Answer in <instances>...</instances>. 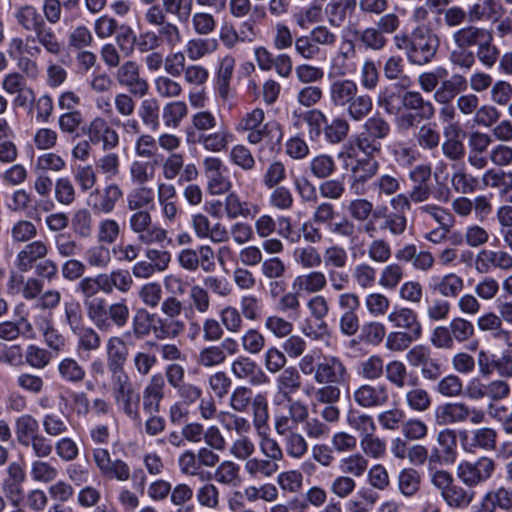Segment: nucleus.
Listing matches in <instances>:
<instances>
[{
	"label": "nucleus",
	"mask_w": 512,
	"mask_h": 512,
	"mask_svg": "<svg viewBox=\"0 0 512 512\" xmlns=\"http://www.w3.org/2000/svg\"><path fill=\"white\" fill-rule=\"evenodd\" d=\"M353 400L365 409L383 407L389 401V390L384 383H365L353 391Z\"/></svg>",
	"instance_id": "2eb2a0df"
},
{
	"label": "nucleus",
	"mask_w": 512,
	"mask_h": 512,
	"mask_svg": "<svg viewBox=\"0 0 512 512\" xmlns=\"http://www.w3.org/2000/svg\"><path fill=\"white\" fill-rule=\"evenodd\" d=\"M401 105L406 111L417 114L418 117H423V119L431 120L435 116L436 111L433 103L424 99L419 91L409 90L404 92L401 97Z\"/></svg>",
	"instance_id": "7c9ffc66"
},
{
	"label": "nucleus",
	"mask_w": 512,
	"mask_h": 512,
	"mask_svg": "<svg viewBox=\"0 0 512 512\" xmlns=\"http://www.w3.org/2000/svg\"><path fill=\"white\" fill-rule=\"evenodd\" d=\"M502 10L498 0H479L469 6L467 14L471 22L497 21Z\"/></svg>",
	"instance_id": "72a5a7b5"
},
{
	"label": "nucleus",
	"mask_w": 512,
	"mask_h": 512,
	"mask_svg": "<svg viewBox=\"0 0 512 512\" xmlns=\"http://www.w3.org/2000/svg\"><path fill=\"white\" fill-rule=\"evenodd\" d=\"M350 131V125L348 121L341 117H334L330 121L326 119V123L323 128V135L325 140L330 144H339L344 141Z\"/></svg>",
	"instance_id": "13d9d810"
},
{
	"label": "nucleus",
	"mask_w": 512,
	"mask_h": 512,
	"mask_svg": "<svg viewBox=\"0 0 512 512\" xmlns=\"http://www.w3.org/2000/svg\"><path fill=\"white\" fill-rule=\"evenodd\" d=\"M497 508L506 512L512 510V490L506 486L489 490L482 498L481 512H495Z\"/></svg>",
	"instance_id": "c85d7f7f"
},
{
	"label": "nucleus",
	"mask_w": 512,
	"mask_h": 512,
	"mask_svg": "<svg viewBox=\"0 0 512 512\" xmlns=\"http://www.w3.org/2000/svg\"><path fill=\"white\" fill-rule=\"evenodd\" d=\"M327 287L326 274L317 269H311L305 274L298 275L292 283L293 290L298 293L319 294Z\"/></svg>",
	"instance_id": "bb28decb"
},
{
	"label": "nucleus",
	"mask_w": 512,
	"mask_h": 512,
	"mask_svg": "<svg viewBox=\"0 0 512 512\" xmlns=\"http://www.w3.org/2000/svg\"><path fill=\"white\" fill-rule=\"evenodd\" d=\"M81 131L93 145L101 144L104 151L115 149L119 145L118 132L101 116H96Z\"/></svg>",
	"instance_id": "9d476101"
},
{
	"label": "nucleus",
	"mask_w": 512,
	"mask_h": 512,
	"mask_svg": "<svg viewBox=\"0 0 512 512\" xmlns=\"http://www.w3.org/2000/svg\"><path fill=\"white\" fill-rule=\"evenodd\" d=\"M348 117L355 121L361 122L367 118L373 110V100L370 95L361 93L360 91L352 98L345 107Z\"/></svg>",
	"instance_id": "864d4df0"
},
{
	"label": "nucleus",
	"mask_w": 512,
	"mask_h": 512,
	"mask_svg": "<svg viewBox=\"0 0 512 512\" xmlns=\"http://www.w3.org/2000/svg\"><path fill=\"white\" fill-rule=\"evenodd\" d=\"M122 196L121 188L117 184L111 183L103 189H95L91 192L89 205L94 212L110 214Z\"/></svg>",
	"instance_id": "4be33fe9"
},
{
	"label": "nucleus",
	"mask_w": 512,
	"mask_h": 512,
	"mask_svg": "<svg viewBox=\"0 0 512 512\" xmlns=\"http://www.w3.org/2000/svg\"><path fill=\"white\" fill-rule=\"evenodd\" d=\"M114 78L134 96L144 97L149 91L148 81L141 76L140 66L136 61L127 60L119 65Z\"/></svg>",
	"instance_id": "9b49d317"
},
{
	"label": "nucleus",
	"mask_w": 512,
	"mask_h": 512,
	"mask_svg": "<svg viewBox=\"0 0 512 512\" xmlns=\"http://www.w3.org/2000/svg\"><path fill=\"white\" fill-rule=\"evenodd\" d=\"M255 409L253 428L259 436L260 451L264 458L273 465H279V462L284 459V452L277 440L268 433L269 413L266 412L265 405L262 407L256 406Z\"/></svg>",
	"instance_id": "1a4fd4ad"
},
{
	"label": "nucleus",
	"mask_w": 512,
	"mask_h": 512,
	"mask_svg": "<svg viewBox=\"0 0 512 512\" xmlns=\"http://www.w3.org/2000/svg\"><path fill=\"white\" fill-rule=\"evenodd\" d=\"M360 132L354 140V146L362 153H380L381 140L387 138L391 132L389 122L380 114L366 119Z\"/></svg>",
	"instance_id": "6e6552de"
},
{
	"label": "nucleus",
	"mask_w": 512,
	"mask_h": 512,
	"mask_svg": "<svg viewBox=\"0 0 512 512\" xmlns=\"http://www.w3.org/2000/svg\"><path fill=\"white\" fill-rule=\"evenodd\" d=\"M93 460L100 474L105 478L126 482L131 477L129 465L122 459H112L109 451L106 449H94Z\"/></svg>",
	"instance_id": "f8f14e48"
},
{
	"label": "nucleus",
	"mask_w": 512,
	"mask_h": 512,
	"mask_svg": "<svg viewBox=\"0 0 512 512\" xmlns=\"http://www.w3.org/2000/svg\"><path fill=\"white\" fill-rule=\"evenodd\" d=\"M483 187L498 190L500 195L512 191V171L491 168L484 172L481 178Z\"/></svg>",
	"instance_id": "a19ab883"
},
{
	"label": "nucleus",
	"mask_w": 512,
	"mask_h": 512,
	"mask_svg": "<svg viewBox=\"0 0 512 512\" xmlns=\"http://www.w3.org/2000/svg\"><path fill=\"white\" fill-rule=\"evenodd\" d=\"M47 253L48 247L43 241H33L17 254V266L21 271H28L36 260L44 258Z\"/></svg>",
	"instance_id": "37998d69"
},
{
	"label": "nucleus",
	"mask_w": 512,
	"mask_h": 512,
	"mask_svg": "<svg viewBox=\"0 0 512 512\" xmlns=\"http://www.w3.org/2000/svg\"><path fill=\"white\" fill-rule=\"evenodd\" d=\"M377 153H362L352 143L346 144L338 157L342 158L346 167H350V189L356 195L366 192L367 183L375 179L380 169L376 159Z\"/></svg>",
	"instance_id": "f03ea898"
},
{
	"label": "nucleus",
	"mask_w": 512,
	"mask_h": 512,
	"mask_svg": "<svg viewBox=\"0 0 512 512\" xmlns=\"http://www.w3.org/2000/svg\"><path fill=\"white\" fill-rule=\"evenodd\" d=\"M104 282L105 294H112L114 291L126 294L134 284V280L130 271L127 269L117 268L110 272L101 273Z\"/></svg>",
	"instance_id": "f704fd0d"
},
{
	"label": "nucleus",
	"mask_w": 512,
	"mask_h": 512,
	"mask_svg": "<svg viewBox=\"0 0 512 512\" xmlns=\"http://www.w3.org/2000/svg\"><path fill=\"white\" fill-rule=\"evenodd\" d=\"M496 468V461L483 455L475 459L460 461L456 467V476L465 487L475 488L489 481Z\"/></svg>",
	"instance_id": "0eeeda50"
},
{
	"label": "nucleus",
	"mask_w": 512,
	"mask_h": 512,
	"mask_svg": "<svg viewBox=\"0 0 512 512\" xmlns=\"http://www.w3.org/2000/svg\"><path fill=\"white\" fill-rule=\"evenodd\" d=\"M401 176L398 172L385 173L377 176L371 185L379 198L390 197L401 190Z\"/></svg>",
	"instance_id": "49530a36"
},
{
	"label": "nucleus",
	"mask_w": 512,
	"mask_h": 512,
	"mask_svg": "<svg viewBox=\"0 0 512 512\" xmlns=\"http://www.w3.org/2000/svg\"><path fill=\"white\" fill-rule=\"evenodd\" d=\"M294 116L301 118L307 125V134L310 140L318 141L323 133V128L326 123V115L319 109H310L304 112L294 111Z\"/></svg>",
	"instance_id": "09e8293b"
},
{
	"label": "nucleus",
	"mask_w": 512,
	"mask_h": 512,
	"mask_svg": "<svg viewBox=\"0 0 512 512\" xmlns=\"http://www.w3.org/2000/svg\"><path fill=\"white\" fill-rule=\"evenodd\" d=\"M20 336L27 340L36 338V332L26 318L21 317L17 321H3L0 323V339L14 341Z\"/></svg>",
	"instance_id": "c9c22d12"
},
{
	"label": "nucleus",
	"mask_w": 512,
	"mask_h": 512,
	"mask_svg": "<svg viewBox=\"0 0 512 512\" xmlns=\"http://www.w3.org/2000/svg\"><path fill=\"white\" fill-rule=\"evenodd\" d=\"M356 57V44L352 39L343 37L338 51L331 60L329 77L332 74L345 77L356 69V65L350 60Z\"/></svg>",
	"instance_id": "aec40b11"
},
{
	"label": "nucleus",
	"mask_w": 512,
	"mask_h": 512,
	"mask_svg": "<svg viewBox=\"0 0 512 512\" xmlns=\"http://www.w3.org/2000/svg\"><path fill=\"white\" fill-rule=\"evenodd\" d=\"M14 16L18 25L27 32H35L45 23L43 16L33 5L18 7Z\"/></svg>",
	"instance_id": "de8ad7c7"
},
{
	"label": "nucleus",
	"mask_w": 512,
	"mask_h": 512,
	"mask_svg": "<svg viewBox=\"0 0 512 512\" xmlns=\"http://www.w3.org/2000/svg\"><path fill=\"white\" fill-rule=\"evenodd\" d=\"M357 8V0H330L324 9L327 22L334 28L342 27Z\"/></svg>",
	"instance_id": "393cba45"
},
{
	"label": "nucleus",
	"mask_w": 512,
	"mask_h": 512,
	"mask_svg": "<svg viewBox=\"0 0 512 512\" xmlns=\"http://www.w3.org/2000/svg\"><path fill=\"white\" fill-rule=\"evenodd\" d=\"M359 90L354 80L340 77L330 83L328 97L334 107L345 108Z\"/></svg>",
	"instance_id": "b1692460"
},
{
	"label": "nucleus",
	"mask_w": 512,
	"mask_h": 512,
	"mask_svg": "<svg viewBox=\"0 0 512 512\" xmlns=\"http://www.w3.org/2000/svg\"><path fill=\"white\" fill-rule=\"evenodd\" d=\"M230 372L240 381L248 382L250 385H265L269 379L261 367L250 357L240 355L230 365Z\"/></svg>",
	"instance_id": "dca6fc26"
},
{
	"label": "nucleus",
	"mask_w": 512,
	"mask_h": 512,
	"mask_svg": "<svg viewBox=\"0 0 512 512\" xmlns=\"http://www.w3.org/2000/svg\"><path fill=\"white\" fill-rule=\"evenodd\" d=\"M393 41L395 47L404 52L407 61L418 66L430 63L439 47L437 35L424 27H416L410 34H397Z\"/></svg>",
	"instance_id": "f257e3e1"
},
{
	"label": "nucleus",
	"mask_w": 512,
	"mask_h": 512,
	"mask_svg": "<svg viewBox=\"0 0 512 512\" xmlns=\"http://www.w3.org/2000/svg\"><path fill=\"white\" fill-rule=\"evenodd\" d=\"M467 80L461 74H453L449 79L444 78L435 90L433 98L439 104H448L461 92L467 89Z\"/></svg>",
	"instance_id": "473e14b6"
},
{
	"label": "nucleus",
	"mask_w": 512,
	"mask_h": 512,
	"mask_svg": "<svg viewBox=\"0 0 512 512\" xmlns=\"http://www.w3.org/2000/svg\"><path fill=\"white\" fill-rule=\"evenodd\" d=\"M347 368L343 361L333 355L323 356L313 375L317 384L342 383L347 377Z\"/></svg>",
	"instance_id": "6ab92c4d"
},
{
	"label": "nucleus",
	"mask_w": 512,
	"mask_h": 512,
	"mask_svg": "<svg viewBox=\"0 0 512 512\" xmlns=\"http://www.w3.org/2000/svg\"><path fill=\"white\" fill-rule=\"evenodd\" d=\"M475 57L487 68H491L497 63L500 57V50L494 43V33L492 30L487 32V35L476 46Z\"/></svg>",
	"instance_id": "c03bdc74"
},
{
	"label": "nucleus",
	"mask_w": 512,
	"mask_h": 512,
	"mask_svg": "<svg viewBox=\"0 0 512 512\" xmlns=\"http://www.w3.org/2000/svg\"><path fill=\"white\" fill-rule=\"evenodd\" d=\"M161 313L164 318H157L153 325V333L159 340L178 337L185 330V323L179 319L183 311V303L175 296L166 297L161 301Z\"/></svg>",
	"instance_id": "423d86ee"
},
{
	"label": "nucleus",
	"mask_w": 512,
	"mask_h": 512,
	"mask_svg": "<svg viewBox=\"0 0 512 512\" xmlns=\"http://www.w3.org/2000/svg\"><path fill=\"white\" fill-rule=\"evenodd\" d=\"M213 479L227 487H238L242 483L241 469L233 460L219 462L214 470Z\"/></svg>",
	"instance_id": "58836bf2"
},
{
	"label": "nucleus",
	"mask_w": 512,
	"mask_h": 512,
	"mask_svg": "<svg viewBox=\"0 0 512 512\" xmlns=\"http://www.w3.org/2000/svg\"><path fill=\"white\" fill-rule=\"evenodd\" d=\"M292 255L295 263L305 270L316 269L322 264V255L312 245L296 247Z\"/></svg>",
	"instance_id": "bf43d9fd"
},
{
	"label": "nucleus",
	"mask_w": 512,
	"mask_h": 512,
	"mask_svg": "<svg viewBox=\"0 0 512 512\" xmlns=\"http://www.w3.org/2000/svg\"><path fill=\"white\" fill-rule=\"evenodd\" d=\"M84 259L89 267L103 270L110 265L112 256L110 249L106 245L98 243L90 246L85 251Z\"/></svg>",
	"instance_id": "338daca9"
},
{
	"label": "nucleus",
	"mask_w": 512,
	"mask_h": 512,
	"mask_svg": "<svg viewBox=\"0 0 512 512\" xmlns=\"http://www.w3.org/2000/svg\"><path fill=\"white\" fill-rule=\"evenodd\" d=\"M279 465H273L265 458L251 456L244 462V471L252 479L270 478L279 471Z\"/></svg>",
	"instance_id": "5fc2aeb1"
},
{
	"label": "nucleus",
	"mask_w": 512,
	"mask_h": 512,
	"mask_svg": "<svg viewBox=\"0 0 512 512\" xmlns=\"http://www.w3.org/2000/svg\"><path fill=\"white\" fill-rule=\"evenodd\" d=\"M287 403L286 412L275 416L274 429L279 430H296L309 415L308 406L299 399L287 398L283 399Z\"/></svg>",
	"instance_id": "f3484780"
},
{
	"label": "nucleus",
	"mask_w": 512,
	"mask_h": 512,
	"mask_svg": "<svg viewBox=\"0 0 512 512\" xmlns=\"http://www.w3.org/2000/svg\"><path fill=\"white\" fill-rule=\"evenodd\" d=\"M275 387L282 399L292 398L301 388V374L298 369L293 366L284 368L275 380Z\"/></svg>",
	"instance_id": "4c0bfd02"
},
{
	"label": "nucleus",
	"mask_w": 512,
	"mask_h": 512,
	"mask_svg": "<svg viewBox=\"0 0 512 512\" xmlns=\"http://www.w3.org/2000/svg\"><path fill=\"white\" fill-rule=\"evenodd\" d=\"M107 371L110 377L128 374L125 365L129 350L121 336H110L105 343Z\"/></svg>",
	"instance_id": "4468645a"
},
{
	"label": "nucleus",
	"mask_w": 512,
	"mask_h": 512,
	"mask_svg": "<svg viewBox=\"0 0 512 512\" xmlns=\"http://www.w3.org/2000/svg\"><path fill=\"white\" fill-rule=\"evenodd\" d=\"M39 433V423L30 414H23L15 421V435L17 442L23 446Z\"/></svg>",
	"instance_id": "680f3d73"
},
{
	"label": "nucleus",
	"mask_w": 512,
	"mask_h": 512,
	"mask_svg": "<svg viewBox=\"0 0 512 512\" xmlns=\"http://www.w3.org/2000/svg\"><path fill=\"white\" fill-rule=\"evenodd\" d=\"M352 33L357 37L364 48L371 51L379 52L383 50L388 43L386 36H383L375 25L367 26L362 30L355 28L352 30Z\"/></svg>",
	"instance_id": "3c124183"
},
{
	"label": "nucleus",
	"mask_w": 512,
	"mask_h": 512,
	"mask_svg": "<svg viewBox=\"0 0 512 512\" xmlns=\"http://www.w3.org/2000/svg\"><path fill=\"white\" fill-rule=\"evenodd\" d=\"M408 389L404 393L406 407L417 413H424L432 405V397L429 392L419 383L417 376H410L408 380Z\"/></svg>",
	"instance_id": "5701e85b"
},
{
	"label": "nucleus",
	"mask_w": 512,
	"mask_h": 512,
	"mask_svg": "<svg viewBox=\"0 0 512 512\" xmlns=\"http://www.w3.org/2000/svg\"><path fill=\"white\" fill-rule=\"evenodd\" d=\"M386 380L397 389L408 386L409 374L406 365L400 360L389 361L384 368Z\"/></svg>",
	"instance_id": "0e129e2a"
},
{
	"label": "nucleus",
	"mask_w": 512,
	"mask_h": 512,
	"mask_svg": "<svg viewBox=\"0 0 512 512\" xmlns=\"http://www.w3.org/2000/svg\"><path fill=\"white\" fill-rule=\"evenodd\" d=\"M431 288L445 298H456L464 288V280L455 273L436 278Z\"/></svg>",
	"instance_id": "8fccbe9b"
},
{
	"label": "nucleus",
	"mask_w": 512,
	"mask_h": 512,
	"mask_svg": "<svg viewBox=\"0 0 512 512\" xmlns=\"http://www.w3.org/2000/svg\"><path fill=\"white\" fill-rule=\"evenodd\" d=\"M395 258L404 263L411 264L412 268L420 272H429L435 265V257L428 250H419L415 244H407L398 249Z\"/></svg>",
	"instance_id": "412c9836"
},
{
	"label": "nucleus",
	"mask_w": 512,
	"mask_h": 512,
	"mask_svg": "<svg viewBox=\"0 0 512 512\" xmlns=\"http://www.w3.org/2000/svg\"><path fill=\"white\" fill-rule=\"evenodd\" d=\"M461 128L457 123H450L444 127L445 140L441 145L443 155L451 161H459L465 155V147L459 139Z\"/></svg>",
	"instance_id": "2f4dec72"
},
{
	"label": "nucleus",
	"mask_w": 512,
	"mask_h": 512,
	"mask_svg": "<svg viewBox=\"0 0 512 512\" xmlns=\"http://www.w3.org/2000/svg\"><path fill=\"white\" fill-rule=\"evenodd\" d=\"M217 48L216 39L196 37L186 41L184 53L190 61L195 62L212 54Z\"/></svg>",
	"instance_id": "79ce46f5"
},
{
	"label": "nucleus",
	"mask_w": 512,
	"mask_h": 512,
	"mask_svg": "<svg viewBox=\"0 0 512 512\" xmlns=\"http://www.w3.org/2000/svg\"><path fill=\"white\" fill-rule=\"evenodd\" d=\"M203 172L211 195H222L231 189L232 183L226 175L227 168L220 158L206 157L203 160Z\"/></svg>",
	"instance_id": "ddd939ff"
},
{
	"label": "nucleus",
	"mask_w": 512,
	"mask_h": 512,
	"mask_svg": "<svg viewBox=\"0 0 512 512\" xmlns=\"http://www.w3.org/2000/svg\"><path fill=\"white\" fill-rule=\"evenodd\" d=\"M235 63V59L231 55H226L219 60L215 76V85L217 94L221 100H230L231 98L230 84Z\"/></svg>",
	"instance_id": "c756f323"
},
{
	"label": "nucleus",
	"mask_w": 512,
	"mask_h": 512,
	"mask_svg": "<svg viewBox=\"0 0 512 512\" xmlns=\"http://www.w3.org/2000/svg\"><path fill=\"white\" fill-rule=\"evenodd\" d=\"M136 234L137 240L139 243L152 246V245H163L164 242H171V239L168 238V231L162 228L159 224L155 223L153 220L150 222Z\"/></svg>",
	"instance_id": "052dcab7"
},
{
	"label": "nucleus",
	"mask_w": 512,
	"mask_h": 512,
	"mask_svg": "<svg viewBox=\"0 0 512 512\" xmlns=\"http://www.w3.org/2000/svg\"><path fill=\"white\" fill-rule=\"evenodd\" d=\"M467 413L468 405L464 402L444 403L435 408V423L439 426L464 423Z\"/></svg>",
	"instance_id": "cd10ccee"
},
{
	"label": "nucleus",
	"mask_w": 512,
	"mask_h": 512,
	"mask_svg": "<svg viewBox=\"0 0 512 512\" xmlns=\"http://www.w3.org/2000/svg\"><path fill=\"white\" fill-rule=\"evenodd\" d=\"M111 393L118 411L140 423V393L129 374L110 377Z\"/></svg>",
	"instance_id": "39448f33"
},
{
	"label": "nucleus",
	"mask_w": 512,
	"mask_h": 512,
	"mask_svg": "<svg viewBox=\"0 0 512 512\" xmlns=\"http://www.w3.org/2000/svg\"><path fill=\"white\" fill-rule=\"evenodd\" d=\"M264 119V111L261 108H255L239 119L235 129L239 133L247 132V141L252 145H257L264 140L279 144L283 138L280 124L276 121L263 123Z\"/></svg>",
	"instance_id": "20e7f679"
},
{
	"label": "nucleus",
	"mask_w": 512,
	"mask_h": 512,
	"mask_svg": "<svg viewBox=\"0 0 512 512\" xmlns=\"http://www.w3.org/2000/svg\"><path fill=\"white\" fill-rule=\"evenodd\" d=\"M188 105L184 101L167 102L162 108V120L167 128L176 129L188 116Z\"/></svg>",
	"instance_id": "603ef678"
},
{
	"label": "nucleus",
	"mask_w": 512,
	"mask_h": 512,
	"mask_svg": "<svg viewBox=\"0 0 512 512\" xmlns=\"http://www.w3.org/2000/svg\"><path fill=\"white\" fill-rule=\"evenodd\" d=\"M217 418L226 431H234L236 434L250 433L253 426L247 418L228 411H221Z\"/></svg>",
	"instance_id": "774afa93"
},
{
	"label": "nucleus",
	"mask_w": 512,
	"mask_h": 512,
	"mask_svg": "<svg viewBox=\"0 0 512 512\" xmlns=\"http://www.w3.org/2000/svg\"><path fill=\"white\" fill-rule=\"evenodd\" d=\"M477 328L482 332H489L491 335L500 341H503L512 347L509 343L510 332L503 327V321L500 314L494 312H487L478 317Z\"/></svg>",
	"instance_id": "ea45409f"
},
{
	"label": "nucleus",
	"mask_w": 512,
	"mask_h": 512,
	"mask_svg": "<svg viewBox=\"0 0 512 512\" xmlns=\"http://www.w3.org/2000/svg\"><path fill=\"white\" fill-rule=\"evenodd\" d=\"M57 371L60 378L70 384H79L86 376L84 367L71 357L61 359L57 365Z\"/></svg>",
	"instance_id": "6e6d98bb"
},
{
	"label": "nucleus",
	"mask_w": 512,
	"mask_h": 512,
	"mask_svg": "<svg viewBox=\"0 0 512 512\" xmlns=\"http://www.w3.org/2000/svg\"><path fill=\"white\" fill-rule=\"evenodd\" d=\"M491 29L477 26L473 24L462 26L456 29L452 36L451 41L453 46H462L473 48L480 43V41L487 35Z\"/></svg>",
	"instance_id": "e433bc0d"
},
{
	"label": "nucleus",
	"mask_w": 512,
	"mask_h": 512,
	"mask_svg": "<svg viewBox=\"0 0 512 512\" xmlns=\"http://www.w3.org/2000/svg\"><path fill=\"white\" fill-rule=\"evenodd\" d=\"M474 495V492L454 483L441 496L449 507L464 509L471 504Z\"/></svg>",
	"instance_id": "69168bd1"
},
{
	"label": "nucleus",
	"mask_w": 512,
	"mask_h": 512,
	"mask_svg": "<svg viewBox=\"0 0 512 512\" xmlns=\"http://www.w3.org/2000/svg\"><path fill=\"white\" fill-rule=\"evenodd\" d=\"M233 135L227 129H220L213 133H201L198 142L210 152L225 151L232 141Z\"/></svg>",
	"instance_id": "4d7b16f0"
},
{
	"label": "nucleus",
	"mask_w": 512,
	"mask_h": 512,
	"mask_svg": "<svg viewBox=\"0 0 512 512\" xmlns=\"http://www.w3.org/2000/svg\"><path fill=\"white\" fill-rule=\"evenodd\" d=\"M86 311L96 328L102 331L112 326L123 328L130 318V308L125 298L112 303H107L104 298H95L86 302Z\"/></svg>",
	"instance_id": "7ed1b4c3"
},
{
	"label": "nucleus",
	"mask_w": 512,
	"mask_h": 512,
	"mask_svg": "<svg viewBox=\"0 0 512 512\" xmlns=\"http://www.w3.org/2000/svg\"><path fill=\"white\" fill-rule=\"evenodd\" d=\"M264 405L266 407V412L269 413L266 395L258 393L255 396H252V390L247 386H237L230 394L229 406L233 411L237 413H244L251 406L253 426L256 406L262 407Z\"/></svg>",
	"instance_id": "a211bd4d"
},
{
	"label": "nucleus",
	"mask_w": 512,
	"mask_h": 512,
	"mask_svg": "<svg viewBox=\"0 0 512 512\" xmlns=\"http://www.w3.org/2000/svg\"><path fill=\"white\" fill-rule=\"evenodd\" d=\"M284 438V447L287 455L293 459H301L308 451L305 437L296 430L275 431Z\"/></svg>",
	"instance_id": "a18cd8bd"
},
{
	"label": "nucleus",
	"mask_w": 512,
	"mask_h": 512,
	"mask_svg": "<svg viewBox=\"0 0 512 512\" xmlns=\"http://www.w3.org/2000/svg\"><path fill=\"white\" fill-rule=\"evenodd\" d=\"M387 320L394 328L403 329L404 332L422 336V325L417 313L408 307L394 308L387 316Z\"/></svg>",
	"instance_id": "a878e982"
},
{
	"label": "nucleus",
	"mask_w": 512,
	"mask_h": 512,
	"mask_svg": "<svg viewBox=\"0 0 512 512\" xmlns=\"http://www.w3.org/2000/svg\"><path fill=\"white\" fill-rule=\"evenodd\" d=\"M346 421L351 429L359 433L360 437L368 436L376 431L373 417L358 410H350L347 413Z\"/></svg>",
	"instance_id": "e2e57ef3"
}]
</instances>
